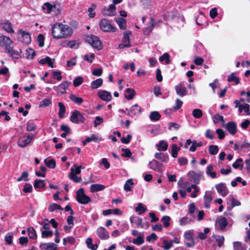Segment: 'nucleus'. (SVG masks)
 I'll use <instances>...</instances> for the list:
<instances>
[{
    "label": "nucleus",
    "instance_id": "obj_1",
    "mask_svg": "<svg viewBox=\"0 0 250 250\" xmlns=\"http://www.w3.org/2000/svg\"><path fill=\"white\" fill-rule=\"evenodd\" d=\"M85 120V118L80 111L77 110L73 111L70 117V121L76 124H83Z\"/></svg>",
    "mask_w": 250,
    "mask_h": 250
},
{
    "label": "nucleus",
    "instance_id": "obj_2",
    "mask_svg": "<svg viewBox=\"0 0 250 250\" xmlns=\"http://www.w3.org/2000/svg\"><path fill=\"white\" fill-rule=\"evenodd\" d=\"M86 41L90 44L92 47L98 50L102 49V44L99 38L93 35H88L86 37Z\"/></svg>",
    "mask_w": 250,
    "mask_h": 250
},
{
    "label": "nucleus",
    "instance_id": "obj_3",
    "mask_svg": "<svg viewBox=\"0 0 250 250\" xmlns=\"http://www.w3.org/2000/svg\"><path fill=\"white\" fill-rule=\"evenodd\" d=\"M76 200L80 204L85 205L91 201L90 198L84 194L83 188H80L76 193Z\"/></svg>",
    "mask_w": 250,
    "mask_h": 250
},
{
    "label": "nucleus",
    "instance_id": "obj_4",
    "mask_svg": "<svg viewBox=\"0 0 250 250\" xmlns=\"http://www.w3.org/2000/svg\"><path fill=\"white\" fill-rule=\"evenodd\" d=\"M18 39L20 42L25 44H29L31 41V35L29 32L20 29L18 32Z\"/></svg>",
    "mask_w": 250,
    "mask_h": 250
},
{
    "label": "nucleus",
    "instance_id": "obj_5",
    "mask_svg": "<svg viewBox=\"0 0 250 250\" xmlns=\"http://www.w3.org/2000/svg\"><path fill=\"white\" fill-rule=\"evenodd\" d=\"M60 23L62 38L64 39L70 37L73 33L72 28L67 24H63L62 23Z\"/></svg>",
    "mask_w": 250,
    "mask_h": 250
},
{
    "label": "nucleus",
    "instance_id": "obj_6",
    "mask_svg": "<svg viewBox=\"0 0 250 250\" xmlns=\"http://www.w3.org/2000/svg\"><path fill=\"white\" fill-rule=\"evenodd\" d=\"M14 42L9 37L4 35L0 36V45L4 47L5 51L13 45Z\"/></svg>",
    "mask_w": 250,
    "mask_h": 250
},
{
    "label": "nucleus",
    "instance_id": "obj_7",
    "mask_svg": "<svg viewBox=\"0 0 250 250\" xmlns=\"http://www.w3.org/2000/svg\"><path fill=\"white\" fill-rule=\"evenodd\" d=\"M174 89L177 95L181 97H184L188 94V90L184 82L175 85Z\"/></svg>",
    "mask_w": 250,
    "mask_h": 250
},
{
    "label": "nucleus",
    "instance_id": "obj_8",
    "mask_svg": "<svg viewBox=\"0 0 250 250\" xmlns=\"http://www.w3.org/2000/svg\"><path fill=\"white\" fill-rule=\"evenodd\" d=\"M60 23H56L52 27L51 34L53 37L56 39H62L61 32Z\"/></svg>",
    "mask_w": 250,
    "mask_h": 250
},
{
    "label": "nucleus",
    "instance_id": "obj_9",
    "mask_svg": "<svg viewBox=\"0 0 250 250\" xmlns=\"http://www.w3.org/2000/svg\"><path fill=\"white\" fill-rule=\"evenodd\" d=\"M6 52L13 59H19L21 57V50L19 49V50H16L14 49L13 45L7 49Z\"/></svg>",
    "mask_w": 250,
    "mask_h": 250
},
{
    "label": "nucleus",
    "instance_id": "obj_10",
    "mask_svg": "<svg viewBox=\"0 0 250 250\" xmlns=\"http://www.w3.org/2000/svg\"><path fill=\"white\" fill-rule=\"evenodd\" d=\"M148 166L149 167L157 172H162V167H163L162 164L159 162L158 161L156 160H153L151 161H150L148 164Z\"/></svg>",
    "mask_w": 250,
    "mask_h": 250
},
{
    "label": "nucleus",
    "instance_id": "obj_11",
    "mask_svg": "<svg viewBox=\"0 0 250 250\" xmlns=\"http://www.w3.org/2000/svg\"><path fill=\"white\" fill-rule=\"evenodd\" d=\"M126 110L128 111L127 115L131 117L137 116L142 112L141 108L137 104H135L132 106L129 111L126 108Z\"/></svg>",
    "mask_w": 250,
    "mask_h": 250
},
{
    "label": "nucleus",
    "instance_id": "obj_12",
    "mask_svg": "<svg viewBox=\"0 0 250 250\" xmlns=\"http://www.w3.org/2000/svg\"><path fill=\"white\" fill-rule=\"evenodd\" d=\"M188 175L191 176L195 184H199L200 182L201 178L203 176L204 172L202 171L196 172L193 171H191L188 172Z\"/></svg>",
    "mask_w": 250,
    "mask_h": 250
},
{
    "label": "nucleus",
    "instance_id": "obj_13",
    "mask_svg": "<svg viewBox=\"0 0 250 250\" xmlns=\"http://www.w3.org/2000/svg\"><path fill=\"white\" fill-rule=\"evenodd\" d=\"M217 192L222 196H226L229 193V190L225 184L221 183L215 186Z\"/></svg>",
    "mask_w": 250,
    "mask_h": 250
},
{
    "label": "nucleus",
    "instance_id": "obj_14",
    "mask_svg": "<svg viewBox=\"0 0 250 250\" xmlns=\"http://www.w3.org/2000/svg\"><path fill=\"white\" fill-rule=\"evenodd\" d=\"M162 22V21L161 20L156 21L154 18L151 17L150 18L149 25L145 29L144 31L145 34L146 35L148 34L152 30L155 25H156L157 23H161Z\"/></svg>",
    "mask_w": 250,
    "mask_h": 250
},
{
    "label": "nucleus",
    "instance_id": "obj_15",
    "mask_svg": "<svg viewBox=\"0 0 250 250\" xmlns=\"http://www.w3.org/2000/svg\"><path fill=\"white\" fill-rule=\"evenodd\" d=\"M97 233L101 239H107L108 238V232L104 227H99L97 230Z\"/></svg>",
    "mask_w": 250,
    "mask_h": 250
},
{
    "label": "nucleus",
    "instance_id": "obj_16",
    "mask_svg": "<svg viewBox=\"0 0 250 250\" xmlns=\"http://www.w3.org/2000/svg\"><path fill=\"white\" fill-rule=\"evenodd\" d=\"M129 35L130 33L128 32H126L124 34L123 42L119 45V47L120 48L128 47L130 46L129 42Z\"/></svg>",
    "mask_w": 250,
    "mask_h": 250
},
{
    "label": "nucleus",
    "instance_id": "obj_17",
    "mask_svg": "<svg viewBox=\"0 0 250 250\" xmlns=\"http://www.w3.org/2000/svg\"><path fill=\"white\" fill-rule=\"evenodd\" d=\"M227 224V219L225 217H221L217 219L216 225V227L223 230L226 228Z\"/></svg>",
    "mask_w": 250,
    "mask_h": 250
},
{
    "label": "nucleus",
    "instance_id": "obj_18",
    "mask_svg": "<svg viewBox=\"0 0 250 250\" xmlns=\"http://www.w3.org/2000/svg\"><path fill=\"white\" fill-rule=\"evenodd\" d=\"M100 26L102 31L104 32H109V20L105 18L101 19V21L100 22Z\"/></svg>",
    "mask_w": 250,
    "mask_h": 250
},
{
    "label": "nucleus",
    "instance_id": "obj_19",
    "mask_svg": "<svg viewBox=\"0 0 250 250\" xmlns=\"http://www.w3.org/2000/svg\"><path fill=\"white\" fill-rule=\"evenodd\" d=\"M204 205L206 208H209L210 204L212 200L211 193L209 191H206L204 196Z\"/></svg>",
    "mask_w": 250,
    "mask_h": 250
},
{
    "label": "nucleus",
    "instance_id": "obj_20",
    "mask_svg": "<svg viewBox=\"0 0 250 250\" xmlns=\"http://www.w3.org/2000/svg\"><path fill=\"white\" fill-rule=\"evenodd\" d=\"M228 132L231 135H234L236 132V125L234 122H228L226 125Z\"/></svg>",
    "mask_w": 250,
    "mask_h": 250
},
{
    "label": "nucleus",
    "instance_id": "obj_21",
    "mask_svg": "<svg viewBox=\"0 0 250 250\" xmlns=\"http://www.w3.org/2000/svg\"><path fill=\"white\" fill-rule=\"evenodd\" d=\"M154 157L163 163H167L169 160V156L167 153L157 152L155 154Z\"/></svg>",
    "mask_w": 250,
    "mask_h": 250
},
{
    "label": "nucleus",
    "instance_id": "obj_22",
    "mask_svg": "<svg viewBox=\"0 0 250 250\" xmlns=\"http://www.w3.org/2000/svg\"><path fill=\"white\" fill-rule=\"evenodd\" d=\"M40 248L42 250H57L53 243L41 244Z\"/></svg>",
    "mask_w": 250,
    "mask_h": 250
},
{
    "label": "nucleus",
    "instance_id": "obj_23",
    "mask_svg": "<svg viewBox=\"0 0 250 250\" xmlns=\"http://www.w3.org/2000/svg\"><path fill=\"white\" fill-rule=\"evenodd\" d=\"M130 221L132 224H135L137 227H143L142 225V219L139 217L132 216L130 217Z\"/></svg>",
    "mask_w": 250,
    "mask_h": 250
},
{
    "label": "nucleus",
    "instance_id": "obj_24",
    "mask_svg": "<svg viewBox=\"0 0 250 250\" xmlns=\"http://www.w3.org/2000/svg\"><path fill=\"white\" fill-rule=\"evenodd\" d=\"M2 28L7 32L10 34H13L14 30L12 28V25L11 23L8 21L4 22L1 23Z\"/></svg>",
    "mask_w": 250,
    "mask_h": 250
},
{
    "label": "nucleus",
    "instance_id": "obj_25",
    "mask_svg": "<svg viewBox=\"0 0 250 250\" xmlns=\"http://www.w3.org/2000/svg\"><path fill=\"white\" fill-rule=\"evenodd\" d=\"M115 21L121 29H126V21L125 19H123V18H116Z\"/></svg>",
    "mask_w": 250,
    "mask_h": 250
},
{
    "label": "nucleus",
    "instance_id": "obj_26",
    "mask_svg": "<svg viewBox=\"0 0 250 250\" xmlns=\"http://www.w3.org/2000/svg\"><path fill=\"white\" fill-rule=\"evenodd\" d=\"M29 143V141L26 139V136L20 137L17 142L18 145L21 147L26 146Z\"/></svg>",
    "mask_w": 250,
    "mask_h": 250
},
{
    "label": "nucleus",
    "instance_id": "obj_27",
    "mask_svg": "<svg viewBox=\"0 0 250 250\" xmlns=\"http://www.w3.org/2000/svg\"><path fill=\"white\" fill-rule=\"evenodd\" d=\"M98 96L102 100L109 101V92L105 90L100 91L98 93Z\"/></svg>",
    "mask_w": 250,
    "mask_h": 250
},
{
    "label": "nucleus",
    "instance_id": "obj_28",
    "mask_svg": "<svg viewBox=\"0 0 250 250\" xmlns=\"http://www.w3.org/2000/svg\"><path fill=\"white\" fill-rule=\"evenodd\" d=\"M105 188L104 185L101 184H95L91 185L90 190L92 192L101 191Z\"/></svg>",
    "mask_w": 250,
    "mask_h": 250
},
{
    "label": "nucleus",
    "instance_id": "obj_29",
    "mask_svg": "<svg viewBox=\"0 0 250 250\" xmlns=\"http://www.w3.org/2000/svg\"><path fill=\"white\" fill-rule=\"evenodd\" d=\"M103 81L101 78H99L92 81L91 83V88L92 89H97L103 84Z\"/></svg>",
    "mask_w": 250,
    "mask_h": 250
},
{
    "label": "nucleus",
    "instance_id": "obj_30",
    "mask_svg": "<svg viewBox=\"0 0 250 250\" xmlns=\"http://www.w3.org/2000/svg\"><path fill=\"white\" fill-rule=\"evenodd\" d=\"M69 98L73 102L79 105L82 104L83 102V100L82 98L77 97L74 94H70Z\"/></svg>",
    "mask_w": 250,
    "mask_h": 250
},
{
    "label": "nucleus",
    "instance_id": "obj_31",
    "mask_svg": "<svg viewBox=\"0 0 250 250\" xmlns=\"http://www.w3.org/2000/svg\"><path fill=\"white\" fill-rule=\"evenodd\" d=\"M162 241V248L165 250H168L173 246V241H168L165 239L161 238Z\"/></svg>",
    "mask_w": 250,
    "mask_h": 250
},
{
    "label": "nucleus",
    "instance_id": "obj_32",
    "mask_svg": "<svg viewBox=\"0 0 250 250\" xmlns=\"http://www.w3.org/2000/svg\"><path fill=\"white\" fill-rule=\"evenodd\" d=\"M82 167L78 166L76 164L73 165L71 167L70 170L71 172L69 174H74L75 175L79 174L81 172Z\"/></svg>",
    "mask_w": 250,
    "mask_h": 250
},
{
    "label": "nucleus",
    "instance_id": "obj_33",
    "mask_svg": "<svg viewBox=\"0 0 250 250\" xmlns=\"http://www.w3.org/2000/svg\"><path fill=\"white\" fill-rule=\"evenodd\" d=\"M213 168V167L212 166H208L206 168V174L208 176H210L212 179H214L216 178V173L212 171Z\"/></svg>",
    "mask_w": 250,
    "mask_h": 250
},
{
    "label": "nucleus",
    "instance_id": "obj_34",
    "mask_svg": "<svg viewBox=\"0 0 250 250\" xmlns=\"http://www.w3.org/2000/svg\"><path fill=\"white\" fill-rule=\"evenodd\" d=\"M58 106L59 107V110L58 112L59 117L60 118H63L65 112V107L62 102L58 103Z\"/></svg>",
    "mask_w": 250,
    "mask_h": 250
},
{
    "label": "nucleus",
    "instance_id": "obj_35",
    "mask_svg": "<svg viewBox=\"0 0 250 250\" xmlns=\"http://www.w3.org/2000/svg\"><path fill=\"white\" fill-rule=\"evenodd\" d=\"M243 159L242 158L237 159L236 161L232 164V167L235 169H240L242 170L243 168L244 165L242 163Z\"/></svg>",
    "mask_w": 250,
    "mask_h": 250
},
{
    "label": "nucleus",
    "instance_id": "obj_36",
    "mask_svg": "<svg viewBox=\"0 0 250 250\" xmlns=\"http://www.w3.org/2000/svg\"><path fill=\"white\" fill-rule=\"evenodd\" d=\"M28 235L29 238L31 239H36L37 236L35 229L33 227H30L27 230Z\"/></svg>",
    "mask_w": 250,
    "mask_h": 250
},
{
    "label": "nucleus",
    "instance_id": "obj_37",
    "mask_svg": "<svg viewBox=\"0 0 250 250\" xmlns=\"http://www.w3.org/2000/svg\"><path fill=\"white\" fill-rule=\"evenodd\" d=\"M70 83V82L65 81L59 85L58 88L63 90V91H60V92L61 95L63 94L65 92L66 89L68 88Z\"/></svg>",
    "mask_w": 250,
    "mask_h": 250
},
{
    "label": "nucleus",
    "instance_id": "obj_38",
    "mask_svg": "<svg viewBox=\"0 0 250 250\" xmlns=\"http://www.w3.org/2000/svg\"><path fill=\"white\" fill-rule=\"evenodd\" d=\"M125 91L126 94H125V97L127 100H131L133 99L135 93V90L133 89L128 88Z\"/></svg>",
    "mask_w": 250,
    "mask_h": 250
},
{
    "label": "nucleus",
    "instance_id": "obj_39",
    "mask_svg": "<svg viewBox=\"0 0 250 250\" xmlns=\"http://www.w3.org/2000/svg\"><path fill=\"white\" fill-rule=\"evenodd\" d=\"M171 154L173 158H177L178 152L180 150V148L176 144H173L171 146Z\"/></svg>",
    "mask_w": 250,
    "mask_h": 250
},
{
    "label": "nucleus",
    "instance_id": "obj_40",
    "mask_svg": "<svg viewBox=\"0 0 250 250\" xmlns=\"http://www.w3.org/2000/svg\"><path fill=\"white\" fill-rule=\"evenodd\" d=\"M161 116L157 111H152L149 115V118L152 121H157L160 120Z\"/></svg>",
    "mask_w": 250,
    "mask_h": 250
},
{
    "label": "nucleus",
    "instance_id": "obj_41",
    "mask_svg": "<svg viewBox=\"0 0 250 250\" xmlns=\"http://www.w3.org/2000/svg\"><path fill=\"white\" fill-rule=\"evenodd\" d=\"M210 229L206 228L204 229V232H200L198 234V238L200 240H205L207 238V234L209 232Z\"/></svg>",
    "mask_w": 250,
    "mask_h": 250
},
{
    "label": "nucleus",
    "instance_id": "obj_42",
    "mask_svg": "<svg viewBox=\"0 0 250 250\" xmlns=\"http://www.w3.org/2000/svg\"><path fill=\"white\" fill-rule=\"evenodd\" d=\"M134 183L132 179H128L124 185V189L126 191H131Z\"/></svg>",
    "mask_w": 250,
    "mask_h": 250
},
{
    "label": "nucleus",
    "instance_id": "obj_43",
    "mask_svg": "<svg viewBox=\"0 0 250 250\" xmlns=\"http://www.w3.org/2000/svg\"><path fill=\"white\" fill-rule=\"evenodd\" d=\"M44 163L45 165L50 168H55L56 166V161L53 159L49 160L46 159L44 160Z\"/></svg>",
    "mask_w": 250,
    "mask_h": 250
},
{
    "label": "nucleus",
    "instance_id": "obj_44",
    "mask_svg": "<svg viewBox=\"0 0 250 250\" xmlns=\"http://www.w3.org/2000/svg\"><path fill=\"white\" fill-rule=\"evenodd\" d=\"M57 209L62 210L63 208L60 205L55 203H52L49 206L48 210L50 212H53Z\"/></svg>",
    "mask_w": 250,
    "mask_h": 250
},
{
    "label": "nucleus",
    "instance_id": "obj_45",
    "mask_svg": "<svg viewBox=\"0 0 250 250\" xmlns=\"http://www.w3.org/2000/svg\"><path fill=\"white\" fill-rule=\"evenodd\" d=\"M159 151H166L167 149L168 145L164 141H160L159 143L157 145Z\"/></svg>",
    "mask_w": 250,
    "mask_h": 250
},
{
    "label": "nucleus",
    "instance_id": "obj_46",
    "mask_svg": "<svg viewBox=\"0 0 250 250\" xmlns=\"http://www.w3.org/2000/svg\"><path fill=\"white\" fill-rule=\"evenodd\" d=\"M123 0H112L113 4H110V16L114 15V12L116 9L115 5L120 3Z\"/></svg>",
    "mask_w": 250,
    "mask_h": 250
},
{
    "label": "nucleus",
    "instance_id": "obj_47",
    "mask_svg": "<svg viewBox=\"0 0 250 250\" xmlns=\"http://www.w3.org/2000/svg\"><path fill=\"white\" fill-rule=\"evenodd\" d=\"M36 55L34 50L31 48H28L26 50V56L27 59H32Z\"/></svg>",
    "mask_w": 250,
    "mask_h": 250
},
{
    "label": "nucleus",
    "instance_id": "obj_48",
    "mask_svg": "<svg viewBox=\"0 0 250 250\" xmlns=\"http://www.w3.org/2000/svg\"><path fill=\"white\" fill-rule=\"evenodd\" d=\"M52 104V101L51 99H45L42 100L39 104V107H45L49 106Z\"/></svg>",
    "mask_w": 250,
    "mask_h": 250
},
{
    "label": "nucleus",
    "instance_id": "obj_49",
    "mask_svg": "<svg viewBox=\"0 0 250 250\" xmlns=\"http://www.w3.org/2000/svg\"><path fill=\"white\" fill-rule=\"evenodd\" d=\"M159 60L160 62L165 61L166 64H169L170 62V56L167 53H165L162 56L159 57Z\"/></svg>",
    "mask_w": 250,
    "mask_h": 250
},
{
    "label": "nucleus",
    "instance_id": "obj_50",
    "mask_svg": "<svg viewBox=\"0 0 250 250\" xmlns=\"http://www.w3.org/2000/svg\"><path fill=\"white\" fill-rule=\"evenodd\" d=\"M45 185L43 181L40 179H36L34 181V187L35 188H44Z\"/></svg>",
    "mask_w": 250,
    "mask_h": 250
},
{
    "label": "nucleus",
    "instance_id": "obj_51",
    "mask_svg": "<svg viewBox=\"0 0 250 250\" xmlns=\"http://www.w3.org/2000/svg\"><path fill=\"white\" fill-rule=\"evenodd\" d=\"M184 238L186 241L194 240L193 237V231L192 230H187L185 232L184 235Z\"/></svg>",
    "mask_w": 250,
    "mask_h": 250
},
{
    "label": "nucleus",
    "instance_id": "obj_52",
    "mask_svg": "<svg viewBox=\"0 0 250 250\" xmlns=\"http://www.w3.org/2000/svg\"><path fill=\"white\" fill-rule=\"evenodd\" d=\"M86 243L89 249L92 250H96L97 249L98 245L96 244L94 245L92 244V239L91 238H88L86 239Z\"/></svg>",
    "mask_w": 250,
    "mask_h": 250
},
{
    "label": "nucleus",
    "instance_id": "obj_53",
    "mask_svg": "<svg viewBox=\"0 0 250 250\" xmlns=\"http://www.w3.org/2000/svg\"><path fill=\"white\" fill-rule=\"evenodd\" d=\"M132 243L138 246H140L144 243L143 235L140 234L136 238L132 240Z\"/></svg>",
    "mask_w": 250,
    "mask_h": 250
},
{
    "label": "nucleus",
    "instance_id": "obj_54",
    "mask_svg": "<svg viewBox=\"0 0 250 250\" xmlns=\"http://www.w3.org/2000/svg\"><path fill=\"white\" fill-rule=\"evenodd\" d=\"M56 6L55 5H52L49 2H46L42 6V8L44 10H46L47 12L46 13L48 14H49L52 11L53 8H55Z\"/></svg>",
    "mask_w": 250,
    "mask_h": 250
},
{
    "label": "nucleus",
    "instance_id": "obj_55",
    "mask_svg": "<svg viewBox=\"0 0 250 250\" xmlns=\"http://www.w3.org/2000/svg\"><path fill=\"white\" fill-rule=\"evenodd\" d=\"M13 233L12 232H8L5 236V241L7 244L11 245L13 243Z\"/></svg>",
    "mask_w": 250,
    "mask_h": 250
},
{
    "label": "nucleus",
    "instance_id": "obj_56",
    "mask_svg": "<svg viewBox=\"0 0 250 250\" xmlns=\"http://www.w3.org/2000/svg\"><path fill=\"white\" fill-rule=\"evenodd\" d=\"M219 150V148L217 146L210 145L208 148L209 153L211 155L216 154Z\"/></svg>",
    "mask_w": 250,
    "mask_h": 250
},
{
    "label": "nucleus",
    "instance_id": "obj_57",
    "mask_svg": "<svg viewBox=\"0 0 250 250\" xmlns=\"http://www.w3.org/2000/svg\"><path fill=\"white\" fill-rule=\"evenodd\" d=\"M213 237L215 239L218 243V245L219 247L222 246L224 244L225 238L223 236L221 235H213Z\"/></svg>",
    "mask_w": 250,
    "mask_h": 250
},
{
    "label": "nucleus",
    "instance_id": "obj_58",
    "mask_svg": "<svg viewBox=\"0 0 250 250\" xmlns=\"http://www.w3.org/2000/svg\"><path fill=\"white\" fill-rule=\"evenodd\" d=\"M28 172L27 171H24L22 173L20 177H19L17 179V180L18 182H21L22 180L26 181V182L28 181L29 179L28 178Z\"/></svg>",
    "mask_w": 250,
    "mask_h": 250
},
{
    "label": "nucleus",
    "instance_id": "obj_59",
    "mask_svg": "<svg viewBox=\"0 0 250 250\" xmlns=\"http://www.w3.org/2000/svg\"><path fill=\"white\" fill-rule=\"evenodd\" d=\"M147 208L144 207L143 204L141 203H139L137 207L135 208V211L136 212H140V214L145 212Z\"/></svg>",
    "mask_w": 250,
    "mask_h": 250
},
{
    "label": "nucleus",
    "instance_id": "obj_60",
    "mask_svg": "<svg viewBox=\"0 0 250 250\" xmlns=\"http://www.w3.org/2000/svg\"><path fill=\"white\" fill-rule=\"evenodd\" d=\"M36 125L32 121L27 122L26 125V130L28 131H32L35 129Z\"/></svg>",
    "mask_w": 250,
    "mask_h": 250
},
{
    "label": "nucleus",
    "instance_id": "obj_61",
    "mask_svg": "<svg viewBox=\"0 0 250 250\" xmlns=\"http://www.w3.org/2000/svg\"><path fill=\"white\" fill-rule=\"evenodd\" d=\"M233 249L234 250H246L242 243L240 242H234L233 243Z\"/></svg>",
    "mask_w": 250,
    "mask_h": 250
},
{
    "label": "nucleus",
    "instance_id": "obj_62",
    "mask_svg": "<svg viewBox=\"0 0 250 250\" xmlns=\"http://www.w3.org/2000/svg\"><path fill=\"white\" fill-rule=\"evenodd\" d=\"M192 115L194 118L199 119L203 115L202 111L199 109H195L192 111Z\"/></svg>",
    "mask_w": 250,
    "mask_h": 250
},
{
    "label": "nucleus",
    "instance_id": "obj_63",
    "mask_svg": "<svg viewBox=\"0 0 250 250\" xmlns=\"http://www.w3.org/2000/svg\"><path fill=\"white\" fill-rule=\"evenodd\" d=\"M83 80L82 77L79 76L76 77L73 81V85L74 87H77L83 83Z\"/></svg>",
    "mask_w": 250,
    "mask_h": 250
},
{
    "label": "nucleus",
    "instance_id": "obj_64",
    "mask_svg": "<svg viewBox=\"0 0 250 250\" xmlns=\"http://www.w3.org/2000/svg\"><path fill=\"white\" fill-rule=\"evenodd\" d=\"M213 121L215 124L219 121H222L223 124H224L225 123L223 116L218 114H215L213 116Z\"/></svg>",
    "mask_w": 250,
    "mask_h": 250
}]
</instances>
